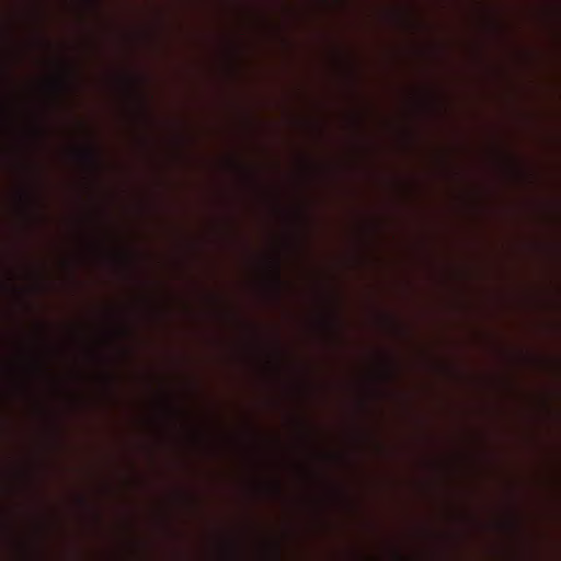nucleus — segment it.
<instances>
[{
	"label": "nucleus",
	"instance_id": "2",
	"mask_svg": "<svg viewBox=\"0 0 561 561\" xmlns=\"http://www.w3.org/2000/svg\"><path fill=\"white\" fill-rule=\"evenodd\" d=\"M53 87L57 92H64L68 89V81L62 77H57L53 81Z\"/></svg>",
	"mask_w": 561,
	"mask_h": 561
},
{
	"label": "nucleus",
	"instance_id": "4",
	"mask_svg": "<svg viewBox=\"0 0 561 561\" xmlns=\"http://www.w3.org/2000/svg\"><path fill=\"white\" fill-rule=\"evenodd\" d=\"M229 553H230V554H233V553H234V548H233V546H231V545L229 546Z\"/></svg>",
	"mask_w": 561,
	"mask_h": 561
},
{
	"label": "nucleus",
	"instance_id": "3",
	"mask_svg": "<svg viewBox=\"0 0 561 561\" xmlns=\"http://www.w3.org/2000/svg\"><path fill=\"white\" fill-rule=\"evenodd\" d=\"M273 267H274V272H275V276H274L275 290L278 294L279 289H280V285H282V280H280V276H279V263L274 262Z\"/></svg>",
	"mask_w": 561,
	"mask_h": 561
},
{
	"label": "nucleus",
	"instance_id": "1",
	"mask_svg": "<svg viewBox=\"0 0 561 561\" xmlns=\"http://www.w3.org/2000/svg\"><path fill=\"white\" fill-rule=\"evenodd\" d=\"M79 158L82 162L89 168V170L94 171L99 167V154L94 147L85 146L78 151Z\"/></svg>",
	"mask_w": 561,
	"mask_h": 561
}]
</instances>
